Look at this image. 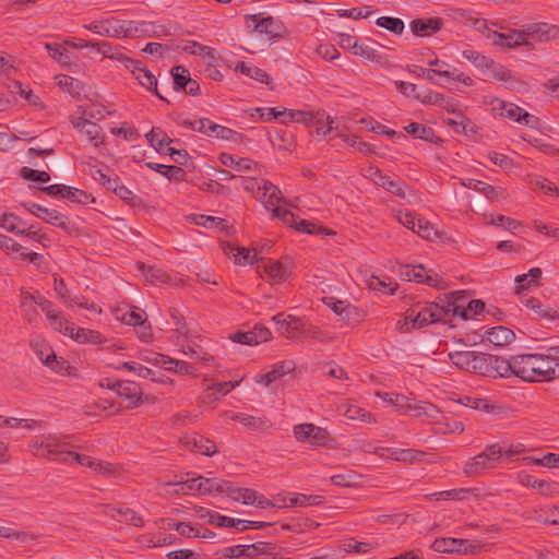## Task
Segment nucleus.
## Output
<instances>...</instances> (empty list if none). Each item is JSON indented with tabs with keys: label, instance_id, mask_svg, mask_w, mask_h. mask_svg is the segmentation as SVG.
<instances>
[{
	"label": "nucleus",
	"instance_id": "f257e3e1",
	"mask_svg": "<svg viewBox=\"0 0 559 559\" xmlns=\"http://www.w3.org/2000/svg\"><path fill=\"white\" fill-rule=\"evenodd\" d=\"M526 382L559 380V345L540 354H522L511 357L510 377Z\"/></svg>",
	"mask_w": 559,
	"mask_h": 559
},
{
	"label": "nucleus",
	"instance_id": "f03ea898",
	"mask_svg": "<svg viewBox=\"0 0 559 559\" xmlns=\"http://www.w3.org/2000/svg\"><path fill=\"white\" fill-rule=\"evenodd\" d=\"M36 454L46 457L49 461L71 465L76 463L81 466L87 462V455L79 453L80 445L67 441V437L58 435H44L40 441L33 444Z\"/></svg>",
	"mask_w": 559,
	"mask_h": 559
},
{
	"label": "nucleus",
	"instance_id": "7ed1b4c3",
	"mask_svg": "<svg viewBox=\"0 0 559 559\" xmlns=\"http://www.w3.org/2000/svg\"><path fill=\"white\" fill-rule=\"evenodd\" d=\"M449 300L433 302H417L407 309V318L413 321V326L421 329L432 323L447 322L451 319Z\"/></svg>",
	"mask_w": 559,
	"mask_h": 559
},
{
	"label": "nucleus",
	"instance_id": "20e7f679",
	"mask_svg": "<svg viewBox=\"0 0 559 559\" xmlns=\"http://www.w3.org/2000/svg\"><path fill=\"white\" fill-rule=\"evenodd\" d=\"M503 455L502 448L499 444L488 445L485 451L474 456L472 461L464 466V474L468 477L477 476L485 469L496 467Z\"/></svg>",
	"mask_w": 559,
	"mask_h": 559
},
{
	"label": "nucleus",
	"instance_id": "39448f33",
	"mask_svg": "<svg viewBox=\"0 0 559 559\" xmlns=\"http://www.w3.org/2000/svg\"><path fill=\"white\" fill-rule=\"evenodd\" d=\"M22 205L38 218L61 228L68 234L74 230V224L70 222L69 217L56 210L44 207L37 203H23Z\"/></svg>",
	"mask_w": 559,
	"mask_h": 559
},
{
	"label": "nucleus",
	"instance_id": "423d86ee",
	"mask_svg": "<svg viewBox=\"0 0 559 559\" xmlns=\"http://www.w3.org/2000/svg\"><path fill=\"white\" fill-rule=\"evenodd\" d=\"M362 175L366 178L372 180L376 185L393 193L394 195L405 198L407 188L406 183L400 179H391L390 177L384 175L378 167L368 166L366 169L362 170Z\"/></svg>",
	"mask_w": 559,
	"mask_h": 559
},
{
	"label": "nucleus",
	"instance_id": "0eeeda50",
	"mask_svg": "<svg viewBox=\"0 0 559 559\" xmlns=\"http://www.w3.org/2000/svg\"><path fill=\"white\" fill-rule=\"evenodd\" d=\"M408 72L418 76L424 78L431 84H437L435 76H444L447 79H451L456 82H461L467 86L472 85L473 80L469 76H466L463 72L457 71L456 69L450 70H440V69H426L419 66H411L408 67Z\"/></svg>",
	"mask_w": 559,
	"mask_h": 559
},
{
	"label": "nucleus",
	"instance_id": "6e6552de",
	"mask_svg": "<svg viewBox=\"0 0 559 559\" xmlns=\"http://www.w3.org/2000/svg\"><path fill=\"white\" fill-rule=\"evenodd\" d=\"M246 23L248 27H252L253 31L260 34H265L269 38L282 36L284 31L282 23L273 16L263 17L262 14L247 15Z\"/></svg>",
	"mask_w": 559,
	"mask_h": 559
},
{
	"label": "nucleus",
	"instance_id": "1a4fd4ad",
	"mask_svg": "<svg viewBox=\"0 0 559 559\" xmlns=\"http://www.w3.org/2000/svg\"><path fill=\"white\" fill-rule=\"evenodd\" d=\"M294 436L300 442L308 441L311 445H325L330 438L326 429L314 426L313 424H299L294 427Z\"/></svg>",
	"mask_w": 559,
	"mask_h": 559
},
{
	"label": "nucleus",
	"instance_id": "9d476101",
	"mask_svg": "<svg viewBox=\"0 0 559 559\" xmlns=\"http://www.w3.org/2000/svg\"><path fill=\"white\" fill-rule=\"evenodd\" d=\"M275 322L276 331L286 338L299 341L301 338V331L305 321L294 316L284 318L282 313H278L272 318Z\"/></svg>",
	"mask_w": 559,
	"mask_h": 559
},
{
	"label": "nucleus",
	"instance_id": "9b49d317",
	"mask_svg": "<svg viewBox=\"0 0 559 559\" xmlns=\"http://www.w3.org/2000/svg\"><path fill=\"white\" fill-rule=\"evenodd\" d=\"M492 110L498 112L501 117L509 118L510 120L525 126H530L531 121L535 119L533 115L528 114L520 106L500 99L492 102Z\"/></svg>",
	"mask_w": 559,
	"mask_h": 559
},
{
	"label": "nucleus",
	"instance_id": "f8f14e48",
	"mask_svg": "<svg viewBox=\"0 0 559 559\" xmlns=\"http://www.w3.org/2000/svg\"><path fill=\"white\" fill-rule=\"evenodd\" d=\"M111 389L129 401L128 409L135 408L148 400L147 396H143L140 385L133 381H117Z\"/></svg>",
	"mask_w": 559,
	"mask_h": 559
},
{
	"label": "nucleus",
	"instance_id": "ddd939ff",
	"mask_svg": "<svg viewBox=\"0 0 559 559\" xmlns=\"http://www.w3.org/2000/svg\"><path fill=\"white\" fill-rule=\"evenodd\" d=\"M486 37L491 40L492 45L502 48H515L528 45V40L525 39V34L516 29H509L507 33L488 29Z\"/></svg>",
	"mask_w": 559,
	"mask_h": 559
},
{
	"label": "nucleus",
	"instance_id": "4468645a",
	"mask_svg": "<svg viewBox=\"0 0 559 559\" xmlns=\"http://www.w3.org/2000/svg\"><path fill=\"white\" fill-rule=\"evenodd\" d=\"M522 32L525 34L526 40L527 38H532L538 41H548L559 38V26L547 23L528 25Z\"/></svg>",
	"mask_w": 559,
	"mask_h": 559
},
{
	"label": "nucleus",
	"instance_id": "2eb2a0df",
	"mask_svg": "<svg viewBox=\"0 0 559 559\" xmlns=\"http://www.w3.org/2000/svg\"><path fill=\"white\" fill-rule=\"evenodd\" d=\"M448 307H450L451 318L460 317L462 320H468L485 310V302L480 299H473L464 307L457 304V300H449Z\"/></svg>",
	"mask_w": 559,
	"mask_h": 559
},
{
	"label": "nucleus",
	"instance_id": "dca6fc26",
	"mask_svg": "<svg viewBox=\"0 0 559 559\" xmlns=\"http://www.w3.org/2000/svg\"><path fill=\"white\" fill-rule=\"evenodd\" d=\"M134 61L135 63H139V66H130L129 70L131 71V73L135 76V79L144 88L154 92L159 99H164V97L157 91L156 76L150 70L146 69L145 64L141 60L134 59Z\"/></svg>",
	"mask_w": 559,
	"mask_h": 559
},
{
	"label": "nucleus",
	"instance_id": "f3484780",
	"mask_svg": "<svg viewBox=\"0 0 559 559\" xmlns=\"http://www.w3.org/2000/svg\"><path fill=\"white\" fill-rule=\"evenodd\" d=\"M92 49L103 55L105 58L121 62L127 69H130L132 64H136L134 59L123 55L117 46L109 41H95V44L92 45Z\"/></svg>",
	"mask_w": 559,
	"mask_h": 559
},
{
	"label": "nucleus",
	"instance_id": "a211bd4d",
	"mask_svg": "<svg viewBox=\"0 0 559 559\" xmlns=\"http://www.w3.org/2000/svg\"><path fill=\"white\" fill-rule=\"evenodd\" d=\"M85 28L97 35L120 38L121 20L110 17L102 21H95L85 25Z\"/></svg>",
	"mask_w": 559,
	"mask_h": 559
},
{
	"label": "nucleus",
	"instance_id": "6ab92c4d",
	"mask_svg": "<svg viewBox=\"0 0 559 559\" xmlns=\"http://www.w3.org/2000/svg\"><path fill=\"white\" fill-rule=\"evenodd\" d=\"M87 462L88 463H84L83 466L93 469L99 476L106 478H116L122 474V467L119 464L96 460L90 455H87Z\"/></svg>",
	"mask_w": 559,
	"mask_h": 559
},
{
	"label": "nucleus",
	"instance_id": "aec40b11",
	"mask_svg": "<svg viewBox=\"0 0 559 559\" xmlns=\"http://www.w3.org/2000/svg\"><path fill=\"white\" fill-rule=\"evenodd\" d=\"M295 368L296 364L293 360L278 361L272 366V369L269 372L259 376L260 379H257V382H263L269 386L271 383L294 371Z\"/></svg>",
	"mask_w": 559,
	"mask_h": 559
},
{
	"label": "nucleus",
	"instance_id": "412c9836",
	"mask_svg": "<svg viewBox=\"0 0 559 559\" xmlns=\"http://www.w3.org/2000/svg\"><path fill=\"white\" fill-rule=\"evenodd\" d=\"M442 26V21L439 17L430 19H416L411 22V29L415 36L426 37L431 36Z\"/></svg>",
	"mask_w": 559,
	"mask_h": 559
},
{
	"label": "nucleus",
	"instance_id": "4be33fe9",
	"mask_svg": "<svg viewBox=\"0 0 559 559\" xmlns=\"http://www.w3.org/2000/svg\"><path fill=\"white\" fill-rule=\"evenodd\" d=\"M488 342L497 347H503L511 344L515 340V333L507 326H495L486 331Z\"/></svg>",
	"mask_w": 559,
	"mask_h": 559
},
{
	"label": "nucleus",
	"instance_id": "5701e85b",
	"mask_svg": "<svg viewBox=\"0 0 559 559\" xmlns=\"http://www.w3.org/2000/svg\"><path fill=\"white\" fill-rule=\"evenodd\" d=\"M478 352L473 350H460L449 354L450 361L459 369L473 372L475 371V360Z\"/></svg>",
	"mask_w": 559,
	"mask_h": 559
},
{
	"label": "nucleus",
	"instance_id": "b1692460",
	"mask_svg": "<svg viewBox=\"0 0 559 559\" xmlns=\"http://www.w3.org/2000/svg\"><path fill=\"white\" fill-rule=\"evenodd\" d=\"M247 558L250 559H274L276 545L272 543L258 542L247 545Z\"/></svg>",
	"mask_w": 559,
	"mask_h": 559
},
{
	"label": "nucleus",
	"instance_id": "393cba45",
	"mask_svg": "<svg viewBox=\"0 0 559 559\" xmlns=\"http://www.w3.org/2000/svg\"><path fill=\"white\" fill-rule=\"evenodd\" d=\"M186 443L187 445L192 447L193 450L206 456H212L217 452L216 444L212 440L200 435L187 437Z\"/></svg>",
	"mask_w": 559,
	"mask_h": 559
},
{
	"label": "nucleus",
	"instance_id": "a878e982",
	"mask_svg": "<svg viewBox=\"0 0 559 559\" xmlns=\"http://www.w3.org/2000/svg\"><path fill=\"white\" fill-rule=\"evenodd\" d=\"M464 545H466L464 539L440 537L432 543L431 548L435 551L442 554H460L461 547H463Z\"/></svg>",
	"mask_w": 559,
	"mask_h": 559
},
{
	"label": "nucleus",
	"instance_id": "bb28decb",
	"mask_svg": "<svg viewBox=\"0 0 559 559\" xmlns=\"http://www.w3.org/2000/svg\"><path fill=\"white\" fill-rule=\"evenodd\" d=\"M148 33L146 22L121 21L120 38H134Z\"/></svg>",
	"mask_w": 559,
	"mask_h": 559
},
{
	"label": "nucleus",
	"instance_id": "cd10ccee",
	"mask_svg": "<svg viewBox=\"0 0 559 559\" xmlns=\"http://www.w3.org/2000/svg\"><path fill=\"white\" fill-rule=\"evenodd\" d=\"M259 199H266L265 207L267 210L276 207L275 203L278 202L287 203V201L282 195L281 190L267 180H263V189L261 197H259Z\"/></svg>",
	"mask_w": 559,
	"mask_h": 559
},
{
	"label": "nucleus",
	"instance_id": "c85d7f7f",
	"mask_svg": "<svg viewBox=\"0 0 559 559\" xmlns=\"http://www.w3.org/2000/svg\"><path fill=\"white\" fill-rule=\"evenodd\" d=\"M227 497L243 504H253L258 498V491L251 488L236 487L230 483Z\"/></svg>",
	"mask_w": 559,
	"mask_h": 559
},
{
	"label": "nucleus",
	"instance_id": "c756f323",
	"mask_svg": "<svg viewBox=\"0 0 559 559\" xmlns=\"http://www.w3.org/2000/svg\"><path fill=\"white\" fill-rule=\"evenodd\" d=\"M145 138L150 145L154 147L157 152H163L165 145H169L170 143L178 142V140H174L169 138L162 128L153 127L148 133L145 134Z\"/></svg>",
	"mask_w": 559,
	"mask_h": 559
},
{
	"label": "nucleus",
	"instance_id": "7c9ffc66",
	"mask_svg": "<svg viewBox=\"0 0 559 559\" xmlns=\"http://www.w3.org/2000/svg\"><path fill=\"white\" fill-rule=\"evenodd\" d=\"M467 187L469 189L483 193L487 199L491 201L498 200L499 198L503 197V189H501L500 187L491 186L480 180L469 179Z\"/></svg>",
	"mask_w": 559,
	"mask_h": 559
},
{
	"label": "nucleus",
	"instance_id": "2f4dec72",
	"mask_svg": "<svg viewBox=\"0 0 559 559\" xmlns=\"http://www.w3.org/2000/svg\"><path fill=\"white\" fill-rule=\"evenodd\" d=\"M304 340H314L320 343H330L333 341V337L331 334L326 331H323L319 326H316L307 321H305L302 331H301V338L299 341Z\"/></svg>",
	"mask_w": 559,
	"mask_h": 559
},
{
	"label": "nucleus",
	"instance_id": "473e14b6",
	"mask_svg": "<svg viewBox=\"0 0 559 559\" xmlns=\"http://www.w3.org/2000/svg\"><path fill=\"white\" fill-rule=\"evenodd\" d=\"M46 352V358L43 360L44 365L49 367L51 370L58 373H68L70 374V370L73 369V367L69 364L68 360L60 358L58 359L55 352L50 348H45Z\"/></svg>",
	"mask_w": 559,
	"mask_h": 559
},
{
	"label": "nucleus",
	"instance_id": "72a5a7b5",
	"mask_svg": "<svg viewBox=\"0 0 559 559\" xmlns=\"http://www.w3.org/2000/svg\"><path fill=\"white\" fill-rule=\"evenodd\" d=\"M404 130L414 138L428 142H435L436 139H438L435 134V130L431 127L418 122H411L404 127Z\"/></svg>",
	"mask_w": 559,
	"mask_h": 559
},
{
	"label": "nucleus",
	"instance_id": "f704fd0d",
	"mask_svg": "<svg viewBox=\"0 0 559 559\" xmlns=\"http://www.w3.org/2000/svg\"><path fill=\"white\" fill-rule=\"evenodd\" d=\"M223 249L225 250V252L227 254L231 253L235 262L238 264L243 265L247 263L253 264V263L258 262L257 253L251 255L250 251L246 248H239V247L233 246L231 243H226V246H224Z\"/></svg>",
	"mask_w": 559,
	"mask_h": 559
},
{
	"label": "nucleus",
	"instance_id": "c9c22d12",
	"mask_svg": "<svg viewBox=\"0 0 559 559\" xmlns=\"http://www.w3.org/2000/svg\"><path fill=\"white\" fill-rule=\"evenodd\" d=\"M236 71H239L240 73L245 74L246 76H249L258 82L265 83L266 85H269L271 83L270 76L264 70H262L255 66L247 64L243 61H240L237 63Z\"/></svg>",
	"mask_w": 559,
	"mask_h": 559
},
{
	"label": "nucleus",
	"instance_id": "e433bc0d",
	"mask_svg": "<svg viewBox=\"0 0 559 559\" xmlns=\"http://www.w3.org/2000/svg\"><path fill=\"white\" fill-rule=\"evenodd\" d=\"M47 319L56 331H59L67 336H73L75 324L66 320L60 312L53 310L47 316Z\"/></svg>",
	"mask_w": 559,
	"mask_h": 559
},
{
	"label": "nucleus",
	"instance_id": "4c0bfd02",
	"mask_svg": "<svg viewBox=\"0 0 559 559\" xmlns=\"http://www.w3.org/2000/svg\"><path fill=\"white\" fill-rule=\"evenodd\" d=\"M406 409L414 413L417 417H426L437 419L440 411L437 406L428 402H420L415 404H407Z\"/></svg>",
	"mask_w": 559,
	"mask_h": 559
},
{
	"label": "nucleus",
	"instance_id": "58836bf2",
	"mask_svg": "<svg viewBox=\"0 0 559 559\" xmlns=\"http://www.w3.org/2000/svg\"><path fill=\"white\" fill-rule=\"evenodd\" d=\"M183 50L190 55L202 56L207 61H216L218 59V55L214 48L198 41H190L189 45L183 47Z\"/></svg>",
	"mask_w": 559,
	"mask_h": 559
},
{
	"label": "nucleus",
	"instance_id": "ea45409f",
	"mask_svg": "<svg viewBox=\"0 0 559 559\" xmlns=\"http://www.w3.org/2000/svg\"><path fill=\"white\" fill-rule=\"evenodd\" d=\"M218 159L224 166L229 168H236L237 170L240 171H250L252 169V165L254 164L253 160H251L250 158L242 157L236 159L233 155L228 153H222Z\"/></svg>",
	"mask_w": 559,
	"mask_h": 559
},
{
	"label": "nucleus",
	"instance_id": "a19ab883",
	"mask_svg": "<svg viewBox=\"0 0 559 559\" xmlns=\"http://www.w3.org/2000/svg\"><path fill=\"white\" fill-rule=\"evenodd\" d=\"M110 511H115L116 513L123 516V521L128 525H132L134 527H143L144 526V520L143 518L138 514L133 509L131 508H115L109 504L105 506Z\"/></svg>",
	"mask_w": 559,
	"mask_h": 559
},
{
	"label": "nucleus",
	"instance_id": "79ce46f5",
	"mask_svg": "<svg viewBox=\"0 0 559 559\" xmlns=\"http://www.w3.org/2000/svg\"><path fill=\"white\" fill-rule=\"evenodd\" d=\"M204 385L207 391H212V393L207 394L209 399L216 400L217 394L225 395L228 392H230L236 385H238V382H214L213 380L204 379Z\"/></svg>",
	"mask_w": 559,
	"mask_h": 559
},
{
	"label": "nucleus",
	"instance_id": "37998d69",
	"mask_svg": "<svg viewBox=\"0 0 559 559\" xmlns=\"http://www.w3.org/2000/svg\"><path fill=\"white\" fill-rule=\"evenodd\" d=\"M56 80L60 88L68 92L74 98H80L82 84L79 80L64 74L57 75Z\"/></svg>",
	"mask_w": 559,
	"mask_h": 559
},
{
	"label": "nucleus",
	"instance_id": "c03bdc74",
	"mask_svg": "<svg viewBox=\"0 0 559 559\" xmlns=\"http://www.w3.org/2000/svg\"><path fill=\"white\" fill-rule=\"evenodd\" d=\"M489 366L493 369L491 378H510L511 359L491 355V364Z\"/></svg>",
	"mask_w": 559,
	"mask_h": 559
},
{
	"label": "nucleus",
	"instance_id": "a18cd8bd",
	"mask_svg": "<svg viewBox=\"0 0 559 559\" xmlns=\"http://www.w3.org/2000/svg\"><path fill=\"white\" fill-rule=\"evenodd\" d=\"M20 226L24 227L25 223L17 215L13 213H3L0 216V227L7 231L20 236L22 230Z\"/></svg>",
	"mask_w": 559,
	"mask_h": 559
},
{
	"label": "nucleus",
	"instance_id": "49530a36",
	"mask_svg": "<svg viewBox=\"0 0 559 559\" xmlns=\"http://www.w3.org/2000/svg\"><path fill=\"white\" fill-rule=\"evenodd\" d=\"M206 135L214 136L216 139L228 140V141H236L237 138L240 136V134L238 132H236L235 130H231L227 127L217 124V123L213 122L212 120L209 126Z\"/></svg>",
	"mask_w": 559,
	"mask_h": 559
},
{
	"label": "nucleus",
	"instance_id": "de8ad7c7",
	"mask_svg": "<svg viewBox=\"0 0 559 559\" xmlns=\"http://www.w3.org/2000/svg\"><path fill=\"white\" fill-rule=\"evenodd\" d=\"M230 486V481L215 479V478H204L202 477V489L203 493H226L228 492Z\"/></svg>",
	"mask_w": 559,
	"mask_h": 559
},
{
	"label": "nucleus",
	"instance_id": "09e8293b",
	"mask_svg": "<svg viewBox=\"0 0 559 559\" xmlns=\"http://www.w3.org/2000/svg\"><path fill=\"white\" fill-rule=\"evenodd\" d=\"M61 44H46V49L49 56L59 62L61 66H68L71 62L70 51Z\"/></svg>",
	"mask_w": 559,
	"mask_h": 559
},
{
	"label": "nucleus",
	"instance_id": "8fccbe9b",
	"mask_svg": "<svg viewBox=\"0 0 559 559\" xmlns=\"http://www.w3.org/2000/svg\"><path fill=\"white\" fill-rule=\"evenodd\" d=\"M73 340L79 343H90V344H100L103 341V336L98 331L78 328L75 326V331L73 332Z\"/></svg>",
	"mask_w": 559,
	"mask_h": 559
},
{
	"label": "nucleus",
	"instance_id": "3c124183",
	"mask_svg": "<svg viewBox=\"0 0 559 559\" xmlns=\"http://www.w3.org/2000/svg\"><path fill=\"white\" fill-rule=\"evenodd\" d=\"M264 272L267 276L277 282L285 281L288 277V270L280 261H267L263 265Z\"/></svg>",
	"mask_w": 559,
	"mask_h": 559
},
{
	"label": "nucleus",
	"instance_id": "603ef678",
	"mask_svg": "<svg viewBox=\"0 0 559 559\" xmlns=\"http://www.w3.org/2000/svg\"><path fill=\"white\" fill-rule=\"evenodd\" d=\"M170 73L174 80V90L176 92L186 90L187 84L191 79L189 70L183 66H175L171 68Z\"/></svg>",
	"mask_w": 559,
	"mask_h": 559
},
{
	"label": "nucleus",
	"instance_id": "864d4df0",
	"mask_svg": "<svg viewBox=\"0 0 559 559\" xmlns=\"http://www.w3.org/2000/svg\"><path fill=\"white\" fill-rule=\"evenodd\" d=\"M376 24L395 35H401L404 31V22L399 17L380 16Z\"/></svg>",
	"mask_w": 559,
	"mask_h": 559
},
{
	"label": "nucleus",
	"instance_id": "5fc2aeb1",
	"mask_svg": "<svg viewBox=\"0 0 559 559\" xmlns=\"http://www.w3.org/2000/svg\"><path fill=\"white\" fill-rule=\"evenodd\" d=\"M490 364H491V354L478 352L477 358L474 364V367H475L474 373L491 378V373H493V371H492L493 369L491 368V366H489Z\"/></svg>",
	"mask_w": 559,
	"mask_h": 559
},
{
	"label": "nucleus",
	"instance_id": "6e6d98bb",
	"mask_svg": "<svg viewBox=\"0 0 559 559\" xmlns=\"http://www.w3.org/2000/svg\"><path fill=\"white\" fill-rule=\"evenodd\" d=\"M92 142L93 146L98 148L102 144H104L105 135L103 133V129L97 123L90 120L87 126L82 130Z\"/></svg>",
	"mask_w": 559,
	"mask_h": 559
},
{
	"label": "nucleus",
	"instance_id": "4d7b16f0",
	"mask_svg": "<svg viewBox=\"0 0 559 559\" xmlns=\"http://www.w3.org/2000/svg\"><path fill=\"white\" fill-rule=\"evenodd\" d=\"M425 270H426V267L423 264L405 265L401 270V276L405 281L423 284V281H425L424 280Z\"/></svg>",
	"mask_w": 559,
	"mask_h": 559
},
{
	"label": "nucleus",
	"instance_id": "13d9d810",
	"mask_svg": "<svg viewBox=\"0 0 559 559\" xmlns=\"http://www.w3.org/2000/svg\"><path fill=\"white\" fill-rule=\"evenodd\" d=\"M53 289L57 297L67 306L72 307L76 302V296H71L63 278L55 277Z\"/></svg>",
	"mask_w": 559,
	"mask_h": 559
},
{
	"label": "nucleus",
	"instance_id": "bf43d9fd",
	"mask_svg": "<svg viewBox=\"0 0 559 559\" xmlns=\"http://www.w3.org/2000/svg\"><path fill=\"white\" fill-rule=\"evenodd\" d=\"M469 493V489L467 488H459V489H451V490H443L433 492L431 495H427V499H447V500H462L466 498V496Z\"/></svg>",
	"mask_w": 559,
	"mask_h": 559
},
{
	"label": "nucleus",
	"instance_id": "052dcab7",
	"mask_svg": "<svg viewBox=\"0 0 559 559\" xmlns=\"http://www.w3.org/2000/svg\"><path fill=\"white\" fill-rule=\"evenodd\" d=\"M64 199L71 201V202L84 204V205L88 204L91 202H94V198L92 197L91 193H87L84 190L68 187V186H67V190L64 193Z\"/></svg>",
	"mask_w": 559,
	"mask_h": 559
},
{
	"label": "nucleus",
	"instance_id": "680f3d73",
	"mask_svg": "<svg viewBox=\"0 0 559 559\" xmlns=\"http://www.w3.org/2000/svg\"><path fill=\"white\" fill-rule=\"evenodd\" d=\"M323 502V497L319 495L297 493L289 499V507L319 506Z\"/></svg>",
	"mask_w": 559,
	"mask_h": 559
},
{
	"label": "nucleus",
	"instance_id": "e2e57ef3",
	"mask_svg": "<svg viewBox=\"0 0 559 559\" xmlns=\"http://www.w3.org/2000/svg\"><path fill=\"white\" fill-rule=\"evenodd\" d=\"M194 223L199 226H203L205 228H217L219 230H226L227 224L226 221L221 217L207 216V215H198L194 217Z\"/></svg>",
	"mask_w": 559,
	"mask_h": 559
},
{
	"label": "nucleus",
	"instance_id": "0e129e2a",
	"mask_svg": "<svg viewBox=\"0 0 559 559\" xmlns=\"http://www.w3.org/2000/svg\"><path fill=\"white\" fill-rule=\"evenodd\" d=\"M146 319L147 318L145 311L136 307L131 308L129 311L124 312L120 318L122 323L133 326H138L144 323V320Z\"/></svg>",
	"mask_w": 559,
	"mask_h": 559
},
{
	"label": "nucleus",
	"instance_id": "69168bd1",
	"mask_svg": "<svg viewBox=\"0 0 559 559\" xmlns=\"http://www.w3.org/2000/svg\"><path fill=\"white\" fill-rule=\"evenodd\" d=\"M344 415L352 420H361V421H368V423H374L376 418L372 416L370 412H367L366 409L357 406V405H349L347 406Z\"/></svg>",
	"mask_w": 559,
	"mask_h": 559
},
{
	"label": "nucleus",
	"instance_id": "338daca9",
	"mask_svg": "<svg viewBox=\"0 0 559 559\" xmlns=\"http://www.w3.org/2000/svg\"><path fill=\"white\" fill-rule=\"evenodd\" d=\"M525 306L532 310H534L536 313H538L542 318L547 319H559V313H557L556 310H552L550 308L544 309L540 301L536 298H528L524 301Z\"/></svg>",
	"mask_w": 559,
	"mask_h": 559
},
{
	"label": "nucleus",
	"instance_id": "774afa93",
	"mask_svg": "<svg viewBox=\"0 0 559 559\" xmlns=\"http://www.w3.org/2000/svg\"><path fill=\"white\" fill-rule=\"evenodd\" d=\"M397 454L400 455L399 462L408 464L421 463L424 462L425 456L427 455L426 452L415 449H402Z\"/></svg>",
	"mask_w": 559,
	"mask_h": 559
}]
</instances>
